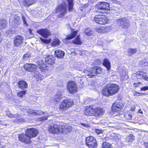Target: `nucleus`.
Instances as JSON below:
<instances>
[{"label": "nucleus", "instance_id": "nucleus-1", "mask_svg": "<svg viewBox=\"0 0 148 148\" xmlns=\"http://www.w3.org/2000/svg\"><path fill=\"white\" fill-rule=\"evenodd\" d=\"M119 86L117 85L109 84L106 85L102 90L103 95L107 97L112 96L117 93L119 90Z\"/></svg>", "mask_w": 148, "mask_h": 148}, {"label": "nucleus", "instance_id": "nucleus-2", "mask_svg": "<svg viewBox=\"0 0 148 148\" xmlns=\"http://www.w3.org/2000/svg\"><path fill=\"white\" fill-rule=\"evenodd\" d=\"M70 128L64 125H58L56 124L51 123L49 128V131L51 133L57 134L66 133L70 131Z\"/></svg>", "mask_w": 148, "mask_h": 148}, {"label": "nucleus", "instance_id": "nucleus-3", "mask_svg": "<svg viewBox=\"0 0 148 148\" xmlns=\"http://www.w3.org/2000/svg\"><path fill=\"white\" fill-rule=\"evenodd\" d=\"M109 5V4L106 2H98L95 5L96 13H108L107 11L110 10Z\"/></svg>", "mask_w": 148, "mask_h": 148}, {"label": "nucleus", "instance_id": "nucleus-4", "mask_svg": "<svg viewBox=\"0 0 148 148\" xmlns=\"http://www.w3.org/2000/svg\"><path fill=\"white\" fill-rule=\"evenodd\" d=\"M102 71V69L101 67L97 66L90 68H87L86 69H84V72L86 73L87 75L92 77L95 76L97 74L101 73Z\"/></svg>", "mask_w": 148, "mask_h": 148}, {"label": "nucleus", "instance_id": "nucleus-5", "mask_svg": "<svg viewBox=\"0 0 148 148\" xmlns=\"http://www.w3.org/2000/svg\"><path fill=\"white\" fill-rule=\"evenodd\" d=\"M67 11V5L65 3H62L59 5L56 10V13L58 14L59 18H62L66 13Z\"/></svg>", "mask_w": 148, "mask_h": 148}, {"label": "nucleus", "instance_id": "nucleus-6", "mask_svg": "<svg viewBox=\"0 0 148 148\" xmlns=\"http://www.w3.org/2000/svg\"><path fill=\"white\" fill-rule=\"evenodd\" d=\"M73 104V100L70 99H66L63 100L60 106V111H64L67 110Z\"/></svg>", "mask_w": 148, "mask_h": 148}, {"label": "nucleus", "instance_id": "nucleus-7", "mask_svg": "<svg viewBox=\"0 0 148 148\" xmlns=\"http://www.w3.org/2000/svg\"><path fill=\"white\" fill-rule=\"evenodd\" d=\"M86 143L89 148H96L97 143L95 138L92 136L87 137L86 139Z\"/></svg>", "mask_w": 148, "mask_h": 148}, {"label": "nucleus", "instance_id": "nucleus-8", "mask_svg": "<svg viewBox=\"0 0 148 148\" xmlns=\"http://www.w3.org/2000/svg\"><path fill=\"white\" fill-rule=\"evenodd\" d=\"M95 21L97 23L105 25L107 23L108 20L106 17L102 15H96L94 18Z\"/></svg>", "mask_w": 148, "mask_h": 148}, {"label": "nucleus", "instance_id": "nucleus-9", "mask_svg": "<svg viewBox=\"0 0 148 148\" xmlns=\"http://www.w3.org/2000/svg\"><path fill=\"white\" fill-rule=\"evenodd\" d=\"M67 88L69 92L71 94H73L77 92V86L74 82H69L67 84Z\"/></svg>", "mask_w": 148, "mask_h": 148}, {"label": "nucleus", "instance_id": "nucleus-10", "mask_svg": "<svg viewBox=\"0 0 148 148\" xmlns=\"http://www.w3.org/2000/svg\"><path fill=\"white\" fill-rule=\"evenodd\" d=\"M117 23L120 25L122 28H127L130 25L129 20L125 18H123L118 19Z\"/></svg>", "mask_w": 148, "mask_h": 148}, {"label": "nucleus", "instance_id": "nucleus-11", "mask_svg": "<svg viewBox=\"0 0 148 148\" xmlns=\"http://www.w3.org/2000/svg\"><path fill=\"white\" fill-rule=\"evenodd\" d=\"M25 132L27 136L30 139L31 138L36 137L38 132L37 130L33 128L27 129Z\"/></svg>", "mask_w": 148, "mask_h": 148}, {"label": "nucleus", "instance_id": "nucleus-12", "mask_svg": "<svg viewBox=\"0 0 148 148\" xmlns=\"http://www.w3.org/2000/svg\"><path fill=\"white\" fill-rule=\"evenodd\" d=\"M123 106V103L116 101L114 103L112 106V111L114 112H117L122 109Z\"/></svg>", "mask_w": 148, "mask_h": 148}, {"label": "nucleus", "instance_id": "nucleus-13", "mask_svg": "<svg viewBox=\"0 0 148 148\" xmlns=\"http://www.w3.org/2000/svg\"><path fill=\"white\" fill-rule=\"evenodd\" d=\"M23 67L26 70L31 72L35 71L37 69L36 65L28 63L25 64Z\"/></svg>", "mask_w": 148, "mask_h": 148}, {"label": "nucleus", "instance_id": "nucleus-14", "mask_svg": "<svg viewBox=\"0 0 148 148\" xmlns=\"http://www.w3.org/2000/svg\"><path fill=\"white\" fill-rule=\"evenodd\" d=\"M23 37L21 36H18L14 38V46L18 47L21 45L23 42Z\"/></svg>", "mask_w": 148, "mask_h": 148}, {"label": "nucleus", "instance_id": "nucleus-15", "mask_svg": "<svg viewBox=\"0 0 148 148\" xmlns=\"http://www.w3.org/2000/svg\"><path fill=\"white\" fill-rule=\"evenodd\" d=\"M23 111L25 112L29 113V114H35L41 115L42 114H45L46 112H43L41 111L35 110L32 109H29L28 108H24L23 109Z\"/></svg>", "mask_w": 148, "mask_h": 148}, {"label": "nucleus", "instance_id": "nucleus-16", "mask_svg": "<svg viewBox=\"0 0 148 148\" xmlns=\"http://www.w3.org/2000/svg\"><path fill=\"white\" fill-rule=\"evenodd\" d=\"M19 140L22 142L26 144L30 143L31 141L30 140L27 136L26 134L25 135L24 134H21L19 135L18 136Z\"/></svg>", "mask_w": 148, "mask_h": 148}, {"label": "nucleus", "instance_id": "nucleus-17", "mask_svg": "<svg viewBox=\"0 0 148 148\" xmlns=\"http://www.w3.org/2000/svg\"><path fill=\"white\" fill-rule=\"evenodd\" d=\"M55 58L51 55L46 56L45 58V61L46 64L52 65L54 63Z\"/></svg>", "mask_w": 148, "mask_h": 148}, {"label": "nucleus", "instance_id": "nucleus-18", "mask_svg": "<svg viewBox=\"0 0 148 148\" xmlns=\"http://www.w3.org/2000/svg\"><path fill=\"white\" fill-rule=\"evenodd\" d=\"M7 116L11 118H14L16 119L15 121V122H21L23 121L20 116H19L18 114H11L10 112H8L6 113Z\"/></svg>", "mask_w": 148, "mask_h": 148}, {"label": "nucleus", "instance_id": "nucleus-19", "mask_svg": "<svg viewBox=\"0 0 148 148\" xmlns=\"http://www.w3.org/2000/svg\"><path fill=\"white\" fill-rule=\"evenodd\" d=\"M37 33L40 34L45 38H47L50 35V33L48 30L46 29H41L37 31Z\"/></svg>", "mask_w": 148, "mask_h": 148}, {"label": "nucleus", "instance_id": "nucleus-20", "mask_svg": "<svg viewBox=\"0 0 148 148\" xmlns=\"http://www.w3.org/2000/svg\"><path fill=\"white\" fill-rule=\"evenodd\" d=\"M94 108L92 107L89 106L86 108L84 111V114L87 116H94Z\"/></svg>", "mask_w": 148, "mask_h": 148}, {"label": "nucleus", "instance_id": "nucleus-21", "mask_svg": "<svg viewBox=\"0 0 148 148\" xmlns=\"http://www.w3.org/2000/svg\"><path fill=\"white\" fill-rule=\"evenodd\" d=\"M110 29L111 28L110 27H102L98 28L97 31L99 33H104L109 32Z\"/></svg>", "mask_w": 148, "mask_h": 148}, {"label": "nucleus", "instance_id": "nucleus-22", "mask_svg": "<svg viewBox=\"0 0 148 148\" xmlns=\"http://www.w3.org/2000/svg\"><path fill=\"white\" fill-rule=\"evenodd\" d=\"M104 113L103 109L101 108H94V116L97 117L102 115Z\"/></svg>", "mask_w": 148, "mask_h": 148}, {"label": "nucleus", "instance_id": "nucleus-23", "mask_svg": "<svg viewBox=\"0 0 148 148\" xmlns=\"http://www.w3.org/2000/svg\"><path fill=\"white\" fill-rule=\"evenodd\" d=\"M20 18L17 15L11 16L9 20L10 22H14L15 24L18 25L19 23Z\"/></svg>", "mask_w": 148, "mask_h": 148}, {"label": "nucleus", "instance_id": "nucleus-24", "mask_svg": "<svg viewBox=\"0 0 148 148\" xmlns=\"http://www.w3.org/2000/svg\"><path fill=\"white\" fill-rule=\"evenodd\" d=\"M54 52L55 56L59 58H63L64 56V52L59 49L55 50Z\"/></svg>", "mask_w": 148, "mask_h": 148}, {"label": "nucleus", "instance_id": "nucleus-25", "mask_svg": "<svg viewBox=\"0 0 148 148\" xmlns=\"http://www.w3.org/2000/svg\"><path fill=\"white\" fill-rule=\"evenodd\" d=\"M18 86L20 88L24 90L27 87V82L24 80L19 81L18 82Z\"/></svg>", "mask_w": 148, "mask_h": 148}, {"label": "nucleus", "instance_id": "nucleus-26", "mask_svg": "<svg viewBox=\"0 0 148 148\" xmlns=\"http://www.w3.org/2000/svg\"><path fill=\"white\" fill-rule=\"evenodd\" d=\"M103 64L107 69L109 70L111 68V64L109 60L107 59H104L103 60Z\"/></svg>", "mask_w": 148, "mask_h": 148}, {"label": "nucleus", "instance_id": "nucleus-27", "mask_svg": "<svg viewBox=\"0 0 148 148\" xmlns=\"http://www.w3.org/2000/svg\"><path fill=\"white\" fill-rule=\"evenodd\" d=\"M8 24L7 21L5 19H0V29L5 28Z\"/></svg>", "mask_w": 148, "mask_h": 148}, {"label": "nucleus", "instance_id": "nucleus-28", "mask_svg": "<svg viewBox=\"0 0 148 148\" xmlns=\"http://www.w3.org/2000/svg\"><path fill=\"white\" fill-rule=\"evenodd\" d=\"M37 0H23V3L24 6H29L35 3Z\"/></svg>", "mask_w": 148, "mask_h": 148}, {"label": "nucleus", "instance_id": "nucleus-29", "mask_svg": "<svg viewBox=\"0 0 148 148\" xmlns=\"http://www.w3.org/2000/svg\"><path fill=\"white\" fill-rule=\"evenodd\" d=\"M62 92H58L55 96L54 100L57 102L60 101L62 99L63 96L62 95Z\"/></svg>", "mask_w": 148, "mask_h": 148}, {"label": "nucleus", "instance_id": "nucleus-30", "mask_svg": "<svg viewBox=\"0 0 148 148\" xmlns=\"http://www.w3.org/2000/svg\"><path fill=\"white\" fill-rule=\"evenodd\" d=\"M34 77L37 80H42L43 79L42 75L40 74L39 72L36 71L34 73Z\"/></svg>", "mask_w": 148, "mask_h": 148}, {"label": "nucleus", "instance_id": "nucleus-31", "mask_svg": "<svg viewBox=\"0 0 148 148\" xmlns=\"http://www.w3.org/2000/svg\"><path fill=\"white\" fill-rule=\"evenodd\" d=\"M14 32L15 29L14 28H11L6 32V35L7 36L10 37L14 33Z\"/></svg>", "mask_w": 148, "mask_h": 148}, {"label": "nucleus", "instance_id": "nucleus-32", "mask_svg": "<svg viewBox=\"0 0 148 148\" xmlns=\"http://www.w3.org/2000/svg\"><path fill=\"white\" fill-rule=\"evenodd\" d=\"M77 31H74L72 32L71 34L68 36L66 38L67 39H71L74 38L77 34Z\"/></svg>", "mask_w": 148, "mask_h": 148}, {"label": "nucleus", "instance_id": "nucleus-33", "mask_svg": "<svg viewBox=\"0 0 148 148\" xmlns=\"http://www.w3.org/2000/svg\"><path fill=\"white\" fill-rule=\"evenodd\" d=\"M69 6V11L71 12L73 9V0H67Z\"/></svg>", "mask_w": 148, "mask_h": 148}, {"label": "nucleus", "instance_id": "nucleus-34", "mask_svg": "<svg viewBox=\"0 0 148 148\" xmlns=\"http://www.w3.org/2000/svg\"><path fill=\"white\" fill-rule=\"evenodd\" d=\"M102 148H111L112 145L109 143L105 142L103 143Z\"/></svg>", "mask_w": 148, "mask_h": 148}, {"label": "nucleus", "instance_id": "nucleus-35", "mask_svg": "<svg viewBox=\"0 0 148 148\" xmlns=\"http://www.w3.org/2000/svg\"><path fill=\"white\" fill-rule=\"evenodd\" d=\"M60 43V41L57 38L55 39L51 43L52 45L54 47L58 46Z\"/></svg>", "mask_w": 148, "mask_h": 148}, {"label": "nucleus", "instance_id": "nucleus-36", "mask_svg": "<svg viewBox=\"0 0 148 148\" xmlns=\"http://www.w3.org/2000/svg\"><path fill=\"white\" fill-rule=\"evenodd\" d=\"M137 51V49H130L128 51V55L129 56H131L136 53Z\"/></svg>", "mask_w": 148, "mask_h": 148}, {"label": "nucleus", "instance_id": "nucleus-37", "mask_svg": "<svg viewBox=\"0 0 148 148\" xmlns=\"http://www.w3.org/2000/svg\"><path fill=\"white\" fill-rule=\"evenodd\" d=\"M39 68L42 72L44 71L45 70H47L48 69V67L44 64L39 67Z\"/></svg>", "mask_w": 148, "mask_h": 148}, {"label": "nucleus", "instance_id": "nucleus-38", "mask_svg": "<svg viewBox=\"0 0 148 148\" xmlns=\"http://www.w3.org/2000/svg\"><path fill=\"white\" fill-rule=\"evenodd\" d=\"M73 42L74 44L77 45H80L81 44V42L79 36L77 37L75 40H73Z\"/></svg>", "mask_w": 148, "mask_h": 148}, {"label": "nucleus", "instance_id": "nucleus-39", "mask_svg": "<svg viewBox=\"0 0 148 148\" xmlns=\"http://www.w3.org/2000/svg\"><path fill=\"white\" fill-rule=\"evenodd\" d=\"M31 57V54L29 53H28L24 54L23 57V58L24 61H26L29 59V58Z\"/></svg>", "mask_w": 148, "mask_h": 148}, {"label": "nucleus", "instance_id": "nucleus-40", "mask_svg": "<svg viewBox=\"0 0 148 148\" xmlns=\"http://www.w3.org/2000/svg\"><path fill=\"white\" fill-rule=\"evenodd\" d=\"M134 136L133 135H130L126 138L128 141L132 142L134 140Z\"/></svg>", "mask_w": 148, "mask_h": 148}, {"label": "nucleus", "instance_id": "nucleus-41", "mask_svg": "<svg viewBox=\"0 0 148 148\" xmlns=\"http://www.w3.org/2000/svg\"><path fill=\"white\" fill-rule=\"evenodd\" d=\"M85 32L86 35L88 36H90L92 34V32L90 31V28L86 29Z\"/></svg>", "mask_w": 148, "mask_h": 148}, {"label": "nucleus", "instance_id": "nucleus-42", "mask_svg": "<svg viewBox=\"0 0 148 148\" xmlns=\"http://www.w3.org/2000/svg\"><path fill=\"white\" fill-rule=\"evenodd\" d=\"M36 63L37 64L39 65L38 67L44 64L42 60L40 58L38 59L36 61Z\"/></svg>", "mask_w": 148, "mask_h": 148}, {"label": "nucleus", "instance_id": "nucleus-43", "mask_svg": "<svg viewBox=\"0 0 148 148\" xmlns=\"http://www.w3.org/2000/svg\"><path fill=\"white\" fill-rule=\"evenodd\" d=\"M26 92V90L17 93L18 96L19 97H22L25 94Z\"/></svg>", "mask_w": 148, "mask_h": 148}, {"label": "nucleus", "instance_id": "nucleus-44", "mask_svg": "<svg viewBox=\"0 0 148 148\" xmlns=\"http://www.w3.org/2000/svg\"><path fill=\"white\" fill-rule=\"evenodd\" d=\"M49 116H43L42 117L40 118V121H44L45 120L47 119V118Z\"/></svg>", "mask_w": 148, "mask_h": 148}, {"label": "nucleus", "instance_id": "nucleus-45", "mask_svg": "<svg viewBox=\"0 0 148 148\" xmlns=\"http://www.w3.org/2000/svg\"><path fill=\"white\" fill-rule=\"evenodd\" d=\"M51 39L47 40V39H43L42 41L46 43H49L51 42Z\"/></svg>", "mask_w": 148, "mask_h": 148}, {"label": "nucleus", "instance_id": "nucleus-46", "mask_svg": "<svg viewBox=\"0 0 148 148\" xmlns=\"http://www.w3.org/2000/svg\"><path fill=\"white\" fill-rule=\"evenodd\" d=\"M74 53L76 54H81V52L80 51L77 49H76L75 50H74Z\"/></svg>", "mask_w": 148, "mask_h": 148}, {"label": "nucleus", "instance_id": "nucleus-47", "mask_svg": "<svg viewBox=\"0 0 148 148\" xmlns=\"http://www.w3.org/2000/svg\"><path fill=\"white\" fill-rule=\"evenodd\" d=\"M140 90H148V86H146L144 87L140 88Z\"/></svg>", "mask_w": 148, "mask_h": 148}, {"label": "nucleus", "instance_id": "nucleus-48", "mask_svg": "<svg viewBox=\"0 0 148 148\" xmlns=\"http://www.w3.org/2000/svg\"><path fill=\"white\" fill-rule=\"evenodd\" d=\"M142 78L146 81H148V77L146 75H143Z\"/></svg>", "mask_w": 148, "mask_h": 148}, {"label": "nucleus", "instance_id": "nucleus-49", "mask_svg": "<svg viewBox=\"0 0 148 148\" xmlns=\"http://www.w3.org/2000/svg\"><path fill=\"white\" fill-rule=\"evenodd\" d=\"M22 19L23 21L24 24H25L27 26L28 25L25 19V18L24 16H23L22 17Z\"/></svg>", "mask_w": 148, "mask_h": 148}, {"label": "nucleus", "instance_id": "nucleus-50", "mask_svg": "<svg viewBox=\"0 0 148 148\" xmlns=\"http://www.w3.org/2000/svg\"><path fill=\"white\" fill-rule=\"evenodd\" d=\"M145 148H148V142H145L143 144Z\"/></svg>", "mask_w": 148, "mask_h": 148}, {"label": "nucleus", "instance_id": "nucleus-51", "mask_svg": "<svg viewBox=\"0 0 148 148\" xmlns=\"http://www.w3.org/2000/svg\"><path fill=\"white\" fill-rule=\"evenodd\" d=\"M141 84V83L140 82H138L137 83H134V85L136 87H137L138 85L140 84Z\"/></svg>", "mask_w": 148, "mask_h": 148}, {"label": "nucleus", "instance_id": "nucleus-52", "mask_svg": "<svg viewBox=\"0 0 148 148\" xmlns=\"http://www.w3.org/2000/svg\"><path fill=\"white\" fill-rule=\"evenodd\" d=\"M102 132V130H100L98 129L96 130V133L98 134H99L101 133Z\"/></svg>", "mask_w": 148, "mask_h": 148}, {"label": "nucleus", "instance_id": "nucleus-53", "mask_svg": "<svg viewBox=\"0 0 148 148\" xmlns=\"http://www.w3.org/2000/svg\"><path fill=\"white\" fill-rule=\"evenodd\" d=\"M1 30L0 29V43L1 42L2 40V38L1 37Z\"/></svg>", "mask_w": 148, "mask_h": 148}, {"label": "nucleus", "instance_id": "nucleus-54", "mask_svg": "<svg viewBox=\"0 0 148 148\" xmlns=\"http://www.w3.org/2000/svg\"><path fill=\"white\" fill-rule=\"evenodd\" d=\"M1 123V124L2 125H7V124H6L4 123L3 122L1 121V123Z\"/></svg>", "mask_w": 148, "mask_h": 148}, {"label": "nucleus", "instance_id": "nucleus-55", "mask_svg": "<svg viewBox=\"0 0 148 148\" xmlns=\"http://www.w3.org/2000/svg\"><path fill=\"white\" fill-rule=\"evenodd\" d=\"M142 72H141V73H139L138 74V75H140V76L141 77V78H142V76L143 75H143V74H142Z\"/></svg>", "mask_w": 148, "mask_h": 148}, {"label": "nucleus", "instance_id": "nucleus-56", "mask_svg": "<svg viewBox=\"0 0 148 148\" xmlns=\"http://www.w3.org/2000/svg\"><path fill=\"white\" fill-rule=\"evenodd\" d=\"M138 112L139 113H141V114H143V111L141 109H139V110Z\"/></svg>", "mask_w": 148, "mask_h": 148}, {"label": "nucleus", "instance_id": "nucleus-57", "mask_svg": "<svg viewBox=\"0 0 148 148\" xmlns=\"http://www.w3.org/2000/svg\"><path fill=\"white\" fill-rule=\"evenodd\" d=\"M82 125L83 126H84V127H86V126H88V125L86 124H83V123H82Z\"/></svg>", "mask_w": 148, "mask_h": 148}, {"label": "nucleus", "instance_id": "nucleus-58", "mask_svg": "<svg viewBox=\"0 0 148 148\" xmlns=\"http://www.w3.org/2000/svg\"><path fill=\"white\" fill-rule=\"evenodd\" d=\"M66 26L67 27H69L70 28H71L70 25L69 24H66Z\"/></svg>", "mask_w": 148, "mask_h": 148}, {"label": "nucleus", "instance_id": "nucleus-59", "mask_svg": "<svg viewBox=\"0 0 148 148\" xmlns=\"http://www.w3.org/2000/svg\"><path fill=\"white\" fill-rule=\"evenodd\" d=\"M137 94H139V93H136V96H138L139 95H137Z\"/></svg>", "mask_w": 148, "mask_h": 148}, {"label": "nucleus", "instance_id": "nucleus-60", "mask_svg": "<svg viewBox=\"0 0 148 148\" xmlns=\"http://www.w3.org/2000/svg\"><path fill=\"white\" fill-rule=\"evenodd\" d=\"M85 5H86V6H88V4H86Z\"/></svg>", "mask_w": 148, "mask_h": 148}, {"label": "nucleus", "instance_id": "nucleus-61", "mask_svg": "<svg viewBox=\"0 0 148 148\" xmlns=\"http://www.w3.org/2000/svg\"><path fill=\"white\" fill-rule=\"evenodd\" d=\"M0 123H1V121H0Z\"/></svg>", "mask_w": 148, "mask_h": 148}, {"label": "nucleus", "instance_id": "nucleus-62", "mask_svg": "<svg viewBox=\"0 0 148 148\" xmlns=\"http://www.w3.org/2000/svg\"><path fill=\"white\" fill-rule=\"evenodd\" d=\"M0 61H1V60L0 59Z\"/></svg>", "mask_w": 148, "mask_h": 148}]
</instances>
